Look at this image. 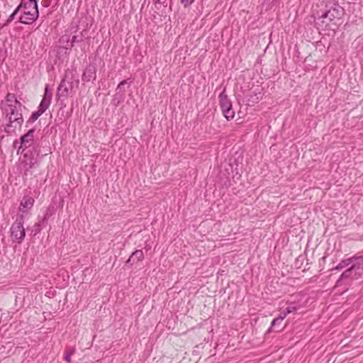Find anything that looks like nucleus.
<instances>
[{"instance_id": "f257e3e1", "label": "nucleus", "mask_w": 363, "mask_h": 363, "mask_svg": "<svg viewBox=\"0 0 363 363\" xmlns=\"http://www.w3.org/2000/svg\"><path fill=\"white\" fill-rule=\"evenodd\" d=\"M22 108L23 105L13 94H7L1 108L6 124L5 130L8 133H14L16 130L21 129L23 123Z\"/></svg>"}, {"instance_id": "f03ea898", "label": "nucleus", "mask_w": 363, "mask_h": 363, "mask_svg": "<svg viewBox=\"0 0 363 363\" xmlns=\"http://www.w3.org/2000/svg\"><path fill=\"white\" fill-rule=\"evenodd\" d=\"M21 12L20 16V22L23 24H31L38 17V9L37 1L33 0H22L20 5L17 6L15 11L9 16L7 19V23L12 21L15 16L19 12Z\"/></svg>"}, {"instance_id": "7ed1b4c3", "label": "nucleus", "mask_w": 363, "mask_h": 363, "mask_svg": "<svg viewBox=\"0 0 363 363\" xmlns=\"http://www.w3.org/2000/svg\"><path fill=\"white\" fill-rule=\"evenodd\" d=\"M343 15V9L338 6L330 9L322 15V23L325 24L329 30H335L340 24L342 16Z\"/></svg>"}, {"instance_id": "20e7f679", "label": "nucleus", "mask_w": 363, "mask_h": 363, "mask_svg": "<svg viewBox=\"0 0 363 363\" xmlns=\"http://www.w3.org/2000/svg\"><path fill=\"white\" fill-rule=\"evenodd\" d=\"M363 276V257H354L351 266L340 277L339 282L343 279H359Z\"/></svg>"}, {"instance_id": "39448f33", "label": "nucleus", "mask_w": 363, "mask_h": 363, "mask_svg": "<svg viewBox=\"0 0 363 363\" xmlns=\"http://www.w3.org/2000/svg\"><path fill=\"white\" fill-rule=\"evenodd\" d=\"M23 223V216L19 215L16 221L12 224L10 231L11 238L13 242L21 243L23 240L26 235Z\"/></svg>"}, {"instance_id": "423d86ee", "label": "nucleus", "mask_w": 363, "mask_h": 363, "mask_svg": "<svg viewBox=\"0 0 363 363\" xmlns=\"http://www.w3.org/2000/svg\"><path fill=\"white\" fill-rule=\"evenodd\" d=\"M34 199L30 196H25L23 197L20 205H19V211L21 213V215L24 213H27L33 206Z\"/></svg>"}, {"instance_id": "0eeeda50", "label": "nucleus", "mask_w": 363, "mask_h": 363, "mask_svg": "<svg viewBox=\"0 0 363 363\" xmlns=\"http://www.w3.org/2000/svg\"><path fill=\"white\" fill-rule=\"evenodd\" d=\"M52 99V92L49 91L48 87H45V95L42 99L38 110L40 113H44L49 107Z\"/></svg>"}, {"instance_id": "6e6552de", "label": "nucleus", "mask_w": 363, "mask_h": 363, "mask_svg": "<svg viewBox=\"0 0 363 363\" xmlns=\"http://www.w3.org/2000/svg\"><path fill=\"white\" fill-rule=\"evenodd\" d=\"M219 99H220V106L222 109V111L231 108L232 104L230 101L228 99V96L225 94V90L220 93L219 95Z\"/></svg>"}, {"instance_id": "1a4fd4ad", "label": "nucleus", "mask_w": 363, "mask_h": 363, "mask_svg": "<svg viewBox=\"0 0 363 363\" xmlns=\"http://www.w3.org/2000/svg\"><path fill=\"white\" fill-rule=\"evenodd\" d=\"M33 130H30L26 134L23 135L21 138V146H24L26 147L30 146L31 142L33 139Z\"/></svg>"}, {"instance_id": "9d476101", "label": "nucleus", "mask_w": 363, "mask_h": 363, "mask_svg": "<svg viewBox=\"0 0 363 363\" xmlns=\"http://www.w3.org/2000/svg\"><path fill=\"white\" fill-rule=\"evenodd\" d=\"M95 79V69L93 67H86L82 75V80L89 82Z\"/></svg>"}, {"instance_id": "9b49d317", "label": "nucleus", "mask_w": 363, "mask_h": 363, "mask_svg": "<svg viewBox=\"0 0 363 363\" xmlns=\"http://www.w3.org/2000/svg\"><path fill=\"white\" fill-rule=\"evenodd\" d=\"M71 85L69 82H67L65 79H63L58 87V94L62 96H67L69 94V90Z\"/></svg>"}, {"instance_id": "f8f14e48", "label": "nucleus", "mask_w": 363, "mask_h": 363, "mask_svg": "<svg viewBox=\"0 0 363 363\" xmlns=\"http://www.w3.org/2000/svg\"><path fill=\"white\" fill-rule=\"evenodd\" d=\"M354 257H350L342 260L333 269L341 270L347 267H350Z\"/></svg>"}, {"instance_id": "ddd939ff", "label": "nucleus", "mask_w": 363, "mask_h": 363, "mask_svg": "<svg viewBox=\"0 0 363 363\" xmlns=\"http://www.w3.org/2000/svg\"><path fill=\"white\" fill-rule=\"evenodd\" d=\"M60 43H67V45L65 46V48L66 49H68L69 47H72L73 46V44L74 43L77 42V37L76 35L73 36L72 38V41L69 44V35H63L61 37L60 40Z\"/></svg>"}, {"instance_id": "4468645a", "label": "nucleus", "mask_w": 363, "mask_h": 363, "mask_svg": "<svg viewBox=\"0 0 363 363\" xmlns=\"http://www.w3.org/2000/svg\"><path fill=\"white\" fill-rule=\"evenodd\" d=\"M24 157H25V160L23 162L25 164L24 167L26 171H28V169H32L33 167H35V165L37 163L35 160L28 156L27 155H26Z\"/></svg>"}, {"instance_id": "2eb2a0df", "label": "nucleus", "mask_w": 363, "mask_h": 363, "mask_svg": "<svg viewBox=\"0 0 363 363\" xmlns=\"http://www.w3.org/2000/svg\"><path fill=\"white\" fill-rule=\"evenodd\" d=\"M131 258H133V262H138L141 261L144 258V255L142 250H135L131 255Z\"/></svg>"}, {"instance_id": "dca6fc26", "label": "nucleus", "mask_w": 363, "mask_h": 363, "mask_svg": "<svg viewBox=\"0 0 363 363\" xmlns=\"http://www.w3.org/2000/svg\"><path fill=\"white\" fill-rule=\"evenodd\" d=\"M224 116L226 118L227 120H230L234 118L235 116V112L231 108L225 109L223 111Z\"/></svg>"}, {"instance_id": "f3484780", "label": "nucleus", "mask_w": 363, "mask_h": 363, "mask_svg": "<svg viewBox=\"0 0 363 363\" xmlns=\"http://www.w3.org/2000/svg\"><path fill=\"white\" fill-rule=\"evenodd\" d=\"M286 316V313H284V315H279V317L274 318L272 323H271V326L272 327H274L275 325H277L278 323H280L281 322L284 318Z\"/></svg>"}, {"instance_id": "a211bd4d", "label": "nucleus", "mask_w": 363, "mask_h": 363, "mask_svg": "<svg viewBox=\"0 0 363 363\" xmlns=\"http://www.w3.org/2000/svg\"><path fill=\"white\" fill-rule=\"evenodd\" d=\"M43 113H40V111L38 110L37 111L33 113L30 118V121H31L32 122L35 121L38 118V117L40 116Z\"/></svg>"}, {"instance_id": "6ab92c4d", "label": "nucleus", "mask_w": 363, "mask_h": 363, "mask_svg": "<svg viewBox=\"0 0 363 363\" xmlns=\"http://www.w3.org/2000/svg\"><path fill=\"white\" fill-rule=\"evenodd\" d=\"M125 84H126L125 80H123L119 83V84L118 85V87L116 89V91H117L116 95H118V94H120L121 96L123 95V94H121V89H122L123 86L125 85Z\"/></svg>"}, {"instance_id": "aec40b11", "label": "nucleus", "mask_w": 363, "mask_h": 363, "mask_svg": "<svg viewBox=\"0 0 363 363\" xmlns=\"http://www.w3.org/2000/svg\"><path fill=\"white\" fill-rule=\"evenodd\" d=\"M297 309L296 306L294 304V303H291L287 308H286V311L285 313L287 314H289L292 312H294V311H296Z\"/></svg>"}, {"instance_id": "412c9836", "label": "nucleus", "mask_w": 363, "mask_h": 363, "mask_svg": "<svg viewBox=\"0 0 363 363\" xmlns=\"http://www.w3.org/2000/svg\"><path fill=\"white\" fill-rule=\"evenodd\" d=\"M194 1V0H181V3L185 7L190 6Z\"/></svg>"}, {"instance_id": "4be33fe9", "label": "nucleus", "mask_w": 363, "mask_h": 363, "mask_svg": "<svg viewBox=\"0 0 363 363\" xmlns=\"http://www.w3.org/2000/svg\"><path fill=\"white\" fill-rule=\"evenodd\" d=\"M65 360L67 362H71V354H69L67 355H66L65 357Z\"/></svg>"}, {"instance_id": "5701e85b", "label": "nucleus", "mask_w": 363, "mask_h": 363, "mask_svg": "<svg viewBox=\"0 0 363 363\" xmlns=\"http://www.w3.org/2000/svg\"><path fill=\"white\" fill-rule=\"evenodd\" d=\"M133 261V258H131V257L127 260L126 263L127 264H129L131 262Z\"/></svg>"}, {"instance_id": "b1692460", "label": "nucleus", "mask_w": 363, "mask_h": 363, "mask_svg": "<svg viewBox=\"0 0 363 363\" xmlns=\"http://www.w3.org/2000/svg\"><path fill=\"white\" fill-rule=\"evenodd\" d=\"M327 22H328L331 26H333L332 23H331V22H330V19H328V20H327Z\"/></svg>"}]
</instances>
